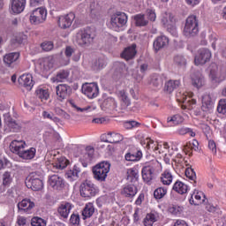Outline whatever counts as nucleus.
I'll use <instances>...</instances> for the list:
<instances>
[{
	"label": "nucleus",
	"mask_w": 226,
	"mask_h": 226,
	"mask_svg": "<svg viewBox=\"0 0 226 226\" xmlns=\"http://www.w3.org/2000/svg\"><path fill=\"white\" fill-rule=\"evenodd\" d=\"M147 16L148 20H151V22H154V20H156V12L151 9L147 11Z\"/></svg>",
	"instance_id": "052dcab7"
},
{
	"label": "nucleus",
	"mask_w": 226,
	"mask_h": 226,
	"mask_svg": "<svg viewBox=\"0 0 226 226\" xmlns=\"http://www.w3.org/2000/svg\"><path fill=\"white\" fill-rule=\"evenodd\" d=\"M134 20L138 27H144L149 24V21L146 19V16L144 14H137L134 16Z\"/></svg>",
	"instance_id": "f704fd0d"
},
{
	"label": "nucleus",
	"mask_w": 226,
	"mask_h": 226,
	"mask_svg": "<svg viewBox=\"0 0 226 226\" xmlns=\"http://www.w3.org/2000/svg\"><path fill=\"white\" fill-rule=\"evenodd\" d=\"M154 222H156V215H154V214H147L143 223L145 226H153Z\"/></svg>",
	"instance_id": "a18cd8bd"
},
{
	"label": "nucleus",
	"mask_w": 226,
	"mask_h": 226,
	"mask_svg": "<svg viewBox=\"0 0 226 226\" xmlns=\"http://www.w3.org/2000/svg\"><path fill=\"white\" fill-rule=\"evenodd\" d=\"M18 82L19 86L22 87H26L27 91H31L33 89V86H34V82H33V76L31 74H23L18 79Z\"/></svg>",
	"instance_id": "2eb2a0df"
},
{
	"label": "nucleus",
	"mask_w": 226,
	"mask_h": 226,
	"mask_svg": "<svg viewBox=\"0 0 226 226\" xmlns=\"http://www.w3.org/2000/svg\"><path fill=\"white\" fill-rule=\"evenodd\" d=\"M7 126L10 128L11 132H19V130H20V124L13 119L7 121Z\"/></svg>",
	"instance_id": "49530a36"
},
{
	"label": "nucleus",
	"mask_w": 226,
	"mask_h": 226,
	"mask_svg": "<svg viewBox=\"0 0 226 226\" xmlns=\"http://www.w3.org/2000/svg\"><path fill=\"white\" fill-rule=\"evenodd\" d=\"M142 158V152L138 151L136 154L127 153L125 154L126 162H139Z\"/></svg>",
	"instance_id": "4c0bfd02"
},
{
	"label": "nucleus",
	"mask_w": 226,
	"mask_h": 226,
	"mask_svg": "<svg viewBox=\"0 0 226 226\" xmlns=\"http://www.w3.org/2000/svg\"><path fill=\"white\" fill-rule=\"evenodd\" d=\"M169 212L175 216H179L183 213V207L177 205H172L169 207Z\"/></svg>",
	"instance_id": "de8ad7c7"
},
{
	"label": "nucleus",
	"mask_w": 226,
	"mask_h": 226,
	"mask_svg": "<svg viewBox=\"0 0 226 226\" xmlns=\"http://www.w3.org/2000/svg\"><path fill=\"white\" fill-rule=\"evenodd\" d=\"M37 97L39 98V100H41V102L45 103L47 100H49V98L50 97V94H49V90L40 89L37 91Z\"/></svg>",
	"instance_id": "c03bdc74"
},
{
	"label": "nucleus",
	"mask_w": 226,
	"mask_h": 226,
	"mask_svg": "<svg viewBox=\"0 0 226 226\" xmlns=\"http://www.w3.org/2000/svg\"><path fill=\"white\" fill-rule=\"evenodd\" d=\"M215 107L213 101L211 100L210 95H204L202 98V106L201 109L204 112H209L210 110H213V108Z\"/></svg>",
	"instance_id": "b1692460"
},
{
	"label": "nucleus",
	"mask_w": 226,
	"mask_h": 226,
	"mask_svg": "<svg viewBox=\"0 0 226 226\" xmlns=\"http://www.w3.org/2000/svg\"><path fill=\"white\" fill-rule=\"evenodd\" d=\"M41 47L45 52H49V50L54 49V43L52 41H45L41 44Z\"/></svg>",
	"instance_id": "5fc2aeb1"
},
{
	"label": "nucleus",
	"mask_w": 226,
	"mask_h": 226,
	"mask_svg": "<svg viewBox=\"0 0 226 226\" xmlns=\"http://www.w3.org/2000/svg\"><path fill=\"white\" fill-rule=\"evenodd\" d=\"M177 101L178 102V103H183L181 107L184 110L186 109L191 110L192 106L197 103V101H195V99H192L191 97H188L186 94L181 92H178L177 94Z\"/></svg>",
	"instance_id": "1a4fd4ad"
},
{
	"label": "nucleus",
	"mask_w": 226,
	"mask_h": 226,
	"mask_svg": "<svg viewBox=\"0 0 226 226\" xmlns=\"http://www.w3.org/2000/svg\"><path fill=\"white\" fill-rule=\"evenodd\" d=\"M56 98L59 102H64L66 100L67 96H70L72 93V87L66 84H60L56 87Z\"/></svg>",
	"instance_id": "9b49d317"
},
{
	"label": "nucleus",
	"mask_w": 226,
	"mask_h": 226,
	"mask_svg": "<svg viewBox=\"0 0 226 226\" xmlns=\"http://www.w3.org/2000/svg\"><path fill=\"white\" fill-rule=\"evenodd\" d=\"M79 193L84 199H91V197H94V195H96L94 184L91 183L89 180L84 181L79 186Z\"/></svg>",
	"instance_id": "39448f33"
},
{
	"label": "nucleus",
	"mask_w": 226,
	"mask_h": 226,
	"mask_svg": "<svg viewBox=\"0 0 226 226\" xmlns=\"http://www.w3.org/2000/svg\"><path fill=\"white\" fill-rule=\"evenodd\" d=\"M26 185L28 188L34 190V192H40V190L43 189V181L33 173L26 178Z\"/></svg>",
	"instance_id": "0eeeda50"
},
{
	"label": "nucleus",
	"mask_w": 226,
	"mask_h": 226,
	"mask_svg": "<svg viewBox=\"0 0 226 226\" xmlns=\"http://www.w3.org/2000/svg\"><path fill=\"white\" fill-rule=\"evenodd\" d=\"M110 172V164L106 162H102L93 168V174L96 181L101 183L107 179V174Z\"/></svg>",
	"instance_id": "7ed1b4c3"
},
{
	"label": "nucleus",
	"mask_w": 226,
	"mask_h": 226,
	"mask_svg": "<svg viewBox=\"0 0 226 226\" xmlns=\"http://www.w3.org/2000/svg\"><path fill=\"white\" fill-rule=\"evenodd\" d=\"M26 8V0H11V11L14 13H22Z\"/></svg>",
	"instance_id": "6ab92c4d"
},
{
	"label": "nucleus",
	"mask_w": 226,
	"mask_h": 226,
	"mask_svg": "<svg viewBox=\"0 0 226 226\" xmlns=\"http://www.w3.org/2000/svg\"><path fill=\"white\" fill-rule=\"evenodd\" d=\"M53 167L57 170H63L68 167V160L64 157H61L53 164Z\"/></svg>",
	"instance_id": "e433bc0d"
},
{
	"label": "nucleus",
	"mask_w": 226,
	"mask_h": 226,
	"mask_svg": "<svg viewBox=\"0 0 226 226\" xmlns=\"http://www.w3.org/2000/svg\"><path fill=\"white\" fill-rule=\"evenodd\" d=\"M219 114H226V99H221L217 106Z\"/></svg>",
	"instance_id": "603ef678"
},
{
	"label": "nucleus",
	"mask_w": 226,
	"mask_h": 226,
	"mask_svg": "<svg viewBox=\"0 0 226 226\" xmlns=\"http://www.w3.org/2000/svg\"><path fill=\"white\" fill-rule=\"evenodd\" d=\"M169 45V38L165 35L158 36L154 41V49L156 52L161 49H165Z\"/></svg>",
	"instance_id": "f3484780"
},
{
	"label": "nucleus",
	"mask_w": 226,
	"mask_h": 226,
	"mask_svg": "<svg viewBox=\"0 0 226 226\" xmlns=\"http://www.w3.org/2000/svg\"><path fill=\"white\" fill-rule=\"evenodd\" d=\"M151 144H154V140L151 139V138H146L141 140V145L147 147V149H151Z\"/></svg>",
	"instance_id": "4d7b16f0"
},
{
	"label": "nucleus",
	"mask_w": 226,
	"mask_h": 226,
	"mask_svg": "<svg viewBox=\"0 0 226 226\" xmlns=\"http://www.w3.org/2000/svg\"><path fill=\"white\" fill-rule=\"evenodd\" d=\"M33 207H34V202L31 201L29 199H25L18 203L19 211H25V213H27V211H31Z\"/></svg>",
	"instance_id": "412c9836"
},
{
	"label": "nucleus",
	"mask_w": 226,
	"mask_h": 226,
	"mask_svg": "<svg viewBox=\"0 0 226 226\" xmlns=\"http://www.w3.org/2000/svg\"><path fill=\"white\" fill-rule=\"evenodd\" d=\"M47 20V10L40 7L33 11L30 15L31 24L38 26V24H43Z\"/></svg>",
	"instance_id": "423d86ee"
},
{
	"label": "nucleus",
	"mask_w": 226,
	"mask_h": 226,
	"mask_svg": "<svg viewBox=\"0 0 226 226\" xmlns=\"http://www.w3.org/2000/svg\"><path fill=\"white\" fill-rule=\"evenodd\" d=\"M192 84L194 87H197V89L202 87L204 86V76L200 72H197L192 76Z\"/></svg>",
	"instance_id": "aec40b11"
},
{
	"label": "nucleus",
	"mask_w": 226,
	"mask_h": 226,
	"mask_svg": "<svg viewBox=\"0 0 226 226\" xmlns=\"http://www.w3.org/2000/svg\"><path fill=\"white\" fill-rule=\"evenodd\" d=\"M82 92L87 98H96L100 94V88L96 83H87L82 86Z\"/></svg>",
	"instance_id": "6e6552de"
},
{
	"label": "nucleus",
	"mask_w": 226,
	"mask_h": 226,
	"mask_svg": "<svg viewBox=\"0 0 226 226\" xmlns=\"http://www.w3.org/2000/svg\"><path fill=\"white\" fill-rule=\"evenodd\" d=\"M70 211H72V205L69 202L64 203L58 207V213L62 218H68Z\"/></svg>",
	"instance_id": "c756f323"
},
{
	"label": "nucleus",
	"mask_w": 226,
	"mask_h": 226,
	"mask_svg": "<svg viewBox=\"0 0 226 226\" xmlns=\"http://www.w3.org/2000/svg\"><path fill=\"white\" fill-rule=\"evenodd\" d=\"M11 146H17L18 147H26V142L22 140H13Z\"/></svg>",
	"instance_id": "774afa93"
},
{
	"label": "nucleus",
	"mask_w": 226,
	"mask_h": 226,
	"mask_svg": "<svg viewBox=\"0 0 226 226\" xmlns=\"http://www.w3.org/2000/svg\"><path fill=\"white\" fill-rule=\"evenodd\" d=\"M211 59V51L207 49H201L198 51L195 56L194 63L197 66L199 64H206Z\"/></svg>",
	"instance_id": "9d476101"
},
{
	"label": "nucleus",
	"mask_w": 226,
	"mask_h": 226,
	"mask_svg": "<svg viewBox=\"0 0 226 226\" xmlns=\"http://www.w3.org/2000/svg\"><path fill=\"white\" fill-rule=\"evenodd\" d=\"M162 24H163L165 27H174L176 19L170 12H165L162 18Z\"/></svg>",
	"instance_id": "4be33fe9"
},
{
	"label": "nucleus",
	"mask_w": 226,
	"mask_h": 226,
	"mask_svg": "<svg viewBox=\"0 0 226 226\" xmlns=\"http://www.w3.org/2000/svg\"><path fill=\"white\" fill-rule=\"evenodd\" d=\"M92 215H94V207L93 206V203H88L82 211L84 220H86V218H91Z\"/></svg>",
	"instance_id": "c9c22d12"
},
{
	"label": "nucleus",
	"mask_w": 226,
	"mask_h": 226,
	"mask_svg": "<svg viewBox=\"0 0 226 226\" xmlns=\"http://www.w3.org/2000/svg\"><path fill=\"white\" fill-rule=\"evenodd\" d=\"M70 104L72 109H75V110H77V112H87V110H89V109H91V107L79 108L77 104H75V102H73V101H71Z\"/></svg>",
	"instance_id": "bf43d9fd"
},
{
	"label": "nucleus",
	"mask_w": 226,
	"mask_h": 226,
	"mask_svg": "<svg viewBox=\"0 0 226 226\" xmlns=\"http://www.w3.org/2000/svg\"><path fill=\"white\" fill-rule=\"evenodd\" d=\"M94 41V34L90 28H86L77 33L76 41L80 47H89Z\"/></svg>",
	"instance_id": "f03ea898"
},
{
	"label": "nucleus",
	"mask_w": 226,
	"mask_h": 226,
	"mask_svg": "<svg viewBox=\"0 0 226 226\" xmlns=\"http://www.w3.org/2000/svg\"><path fill=\"white\" fill-rule=\"evenodd\" d=\"M32 226H47V221L40 217H33L31 220Z\"/></svg>",
	"instance_id": "09e8293b"
},
{
	"label": "nucleus",
	"mask_w": 226,
	"mask_h": 226,
	"mask_svg": "<svg viewBox=\"0 0 226 226\" xmlns=\"http://www.w3.org/2000/svg\"><path fill=\"white\" fill-rule=\"evenodd\" d=\"M153 172H154V170L151 166H145L142 169V177L145 183H151L153 181Z\"/></svg>",
	"instance_id": "5701e85b"
},
{
	"label": "nucleus",
	"mask_w": 226,
	"mask_h": 226,
	"mask_svg": "<svg viewBox=\"0 0 226 226\" xmlns=\"http://www.w3.org/2000/svg\"><path fill=\"white\" fill-rule=\"evenodd\" d=\"M181 86V82L179 80H169L168 82L165 83L164 86V91L170 94L174 91V89H177Z\"/></svg>",
	"instance_id": "cd10ccee"
},
{
	"label": "nucleus",
	"mask_w": 226,
	"mask_h": 226,
	"mask_svg": "<svg viewBox=\"0 0 226 226\" xmlns=\"http://www.w3.org/2000/svg\"><path fill=\"white\" fill-rule=\"evenodd\" d=\"M120 110H126L128 107L131 105L130 98H128V95L126 94V92L121 91L120 92Z\"/></svg>",
	"instance_id": "c85d7f7f"
},
{
	"label": "nucleus",
	"mask_w": 226,
	"mask_h": 226,
	"mask_svg": "<svg viewBox=\"0 0 226 226\" xmlns=\"http://www.w3.org/2000/svg\"><path fill=\"white\" fill-rule=\"evenodd\" d=\"M165 195H167V188L165 187H159L154 192V197L157 200L163 199Z\"/></svg>",
	"instance_id": "37998d69"
},
{
	"label": "nucleus",
	"mask_w": 226,
	"mask_h": 226,
	"mask_svg": "<svg viewBox=\"0 0 226 226\" xmlns=\"http://www.w3.org/2000/svg\"><path fill=\"white\" fill-rule=\"evenodd\" d=\"M185 176L186 177H188V179H190L191 181H193V183H197L196 179H197V175L195 174V170H193V169L192 168H187L185 170Z\"/></svg>",
	"instance_id": "8fccbe9b"
},
{
	"label": "nucleus",
	"mask_w": 226,
	"mask_h": 226,
	"mask_svg": "<svg viewBox=\"0 0 226 226\" xmlns=\"http://www.w3.org/2000/svg\"><path fill=\"white\" fill-rule=\"evenodd\" d=\"M64 54H65L66 57H72V56H73V54H75V49L70 46H67L65 48Z\"/></svg>",
	"instance_id": "0e129e2a"
},
{
	"label": "nucleus",
	"mask_w": 226,
	"mask_h": 226,
	"mask_svg": "<svg viewBox=\"0 0 226 226\" xmlns=\"http://www.w3.org/2000/svg\"><path fill=\"white\" fill-rule=\"evenodd\" d=\"M10 149L11 151V153H14L15 154H19L20 156V154H22L23 151H24V147H17V145H10Z\"/></svg>",
	"instance_id": "6e6d98bb"
},
{
	"label": "nucleus",
	"mask_w": 226,
	"mask_h": 226,
	"mask_svg": "<svg viewBox=\"0 0 226 226\" xmlns=\"http://www.w3.org/2000/svg\"><path fill=\"white\" fill-rule=\"evenodd\" d=\"M126 22H128V16H126V13L117 11V13L111 16V19H110L111 29H114V31H119L121 27H124V26H126Z\"/></svg>",
	"instance_id": "20e7f679"
},
{
	"label": "nucleus",
	"mask_w": 226,
	"mask_h": 226,
	"mask_svg": "<svg viewBox=\"0 0 226 226\" xmlns=\"http://www.w3.org/2000/svg\"><path fill=\"white\" fill-rule=\"evenodd\" d=\"M197 34H199V19L195 15H191L185 20L184 36L194 38Z\"/></svg>",
	"instance_id": "f257e3e1"
},
{
	"label": "nucleus",
	"mask_w": 226,
	"mask_h": 226,
	"mask_svg": "<svg viewBox=\"0 0 226 226\" xmlns=\"http://www.w3.org/2000/svg\"><path fill=\"white\" fill-rule=\"evenodd\" d=\"M94 66L97 68V70L103 68V66H105V60L99 58L94 62Z\"/></svg>",
	"instance_id": "e2e57ef3"
},
{
	"label": "nucleus",
	"mask_w": 226,
	"mask_h": 226,
	"mask_svg": "<svg viewBox=\"0 0 226 226\" xmlns=\"http://www.w3.org/2000/svg\"><path fill=\"white\" fill-rule=\"evenodd\" d=\"M211 75H212L214 80H216V82H222V80H224V79H225V73H222L220 75V72H216L215 74V73H213V71H211Z\"/></svg>",
	"instance_id": "13d9d810"
},
{
	"label": "nucleus",
	"mask_w": 226,
	"mask_h": 226,
	"mask_svg": "<svg viewBox=\"0 0 226 226\" xmlns=\"http://www.w3.org/2000/svg\"><path fill=\"white\" fill-rule=\"evenodd\" d=\"M173 61L176 66H179V67L186 66V58H185L183 55L175 56Z\"/></svg>",
	"instance_id": "79ce46f5"
},
{
	"label": "nucleus",
	"mask_w": 226,
	"mask_h": 226,
	"mask_svg": "<svg viewBox=\"0 0 226 226\" xmlns=\"http://www.w3.org/2000/svg\"><path fill=\"white\" fill-rule=\"evenodd\" d=\"M122 140L123 135L115 132H108V139L104 140V142H109V144H119Z\"/></svg>",
	"instance_id": "7c9ffc66"
},
{
	"label": "nucleus",
	"mask_w": 226,
	"mask_h": 226,
	"mask_svg": "<svg viewBox=\"0 0 226 226\" xmlns=\"http://www.w3.org/2000/svg\"><path fill=\"white\" fill-rule=\"evenodd\" d=\"M49 185L53 190H63L64 188V180L58 175H53L49 178Z\"/></svg>",
	"instance_id": "4468645a"
},
{
	"label": "nucleus",
	"mask_w": 226,
	"mask_h": 226,
	"mask_svg": "<svg viewBox=\"0 0 226 226\" xmlns=\"http://www.w3.org/2000/svg\"><path fill=\"white\" fill-rule=\"evenodd\" d=\"M122 194L124 197L132 199L137 195V187L133 185H125L122 191Z\"/></svg>",
	"instance_id": "393cba45"
},
{
	"label": "nucleus",
	"mask_w": 226,
	"mask_h": 226,
	"mask_svg": "<svg viewBox=\"0 0 226 226\" xmlns=\"http://www.w3.org/2000/svg\"><path fill=\"white\" fill-rule=\"evenodd\" d=\"M40 64L41 70H44L45 72H49V70L54 67V62L50 57L42 58L40 62Z\"/></svg>",
	"instance_id": "473e14b6"
},
{
	"label": "nucleus",
	"mask_w": 226,
	"mask_h": 226,
	"mask_svg": "<svg viewBox=\"0 0 226 226\" xmlns=\"http://www.w3.org/2000/svg\"><path fill=\"white\" fill-rule=\"evenodd\" d=\"M36 154V148L31 147L28 150H23L21 152L19 157L22 158L23 160H33Z\"/></svg>",
	"instance_id": "72a5a7b5"
},
{
	"label": "nucleus",
	"mask_w": 226,
	"mask_h": 226,
	"mask_svg": "<svg viewBox=\"0 0 226 226\" xmlns=\"http://www.w3.org/2000/svg\"><path fill=\"white\" fill-rule=\"evenodd\" d=\"M204 199H206V196L202 192H194L191 199L189 200L190 204H193L194 206H200L204 202Z\"/></svg>",
	"instance_id": "a211bd4d"
},
{
	"label": "nucleus",
	"mask_w": 226,
	"mask_h": 226,
	"mask_svg": "<svg viewBox=\"0 0 226 226\" xmlns=\"http://www.w3.org/2000/svg\"><path fill=\"white\" fill-rule=\"evenodd\" d=\"M19 57H20V53L19 52L5 54L4 56V63L8 68H14L17 61H19Z\"/></svg>",
	"instance_id": "ddd939ff"
},
{
	"label": "nucleus",
	"mask_w": 226,
	"mask_h": 226,
	"mask_svg": "<svg viewBox=\"0 0 226 226\" xmlns=\"http://www.w3.org/2000/svg\"><path fill=\"white\" fill-rule=\"evenodd\" d=\"M185 151L191 149V151H199V141L197 139H192V142H189L186 146L184 147Z\"/></svg>",
	"instance_id": "3c124183"
},
{
	"label": "nucleus",
	"mask_w": 226,
	"mask_h": 226,
	"mask_svg": "<svg viewBox=\"0 0 226 226\" xmlns=\"http://www.w3.org/2000/svg\"><path fill=\"white\" fill-rule=\"evenodd\" d=\"M17 223L19 226H24L27 223V219L24 216H18Z\"/></svg>",
	"instance_id": "338daca9"
},
{
	"label": "nucleus",
	"mask_w": 226,
	"mask_h": 226,
	"mask_svg": "<svg viewBox=\"0 0 226 226\" xmlns=\"http://www.w3.org/2000/svg\"><path fill=\"white\" fill-rule=\"evenodd\" d=\"M68 77H70V72L62 70L55 77L51 78V82H64V80H68Z\"/></svg>",
	"instance_id": "a878e982"
},
{
	"label": "nucleus",
	"mask_w": 226,
	"mask_h": 226,
	"mask_svg": "<svg viewBox=\"0 0 226 226\" xmlns=\"http://www.w3.org/2000/svg\"><path fill=\"white\" fill-rule=\"evenodd\" d=\"M127 179L131 183H135L139 180V171L137 170L129 169L127 170Z\"/></svg>",
	"instance_id": "58836bf2"
},
{
	"label": "nucleus",
	"mask_w": 226,
	"mask_h": 226,
	"mask_svg": "<svg viewBox=\"0 0 226 226\" xmlns=\"http://www.w3.org/2000/svg\"><path fill=\"white\" fill-rule=\"evenodd\" d=\"M70 222L72 225H79V223H80V215L72 214Z\"/></svg>",
	"instance_id": "680f3d73"
},
{
	"label": "nucleus",
	"mask_w": 226,
	"mask_h": 226,
	"mask_svg": "<svg viewBox=\"0 0 226 226\" xmlns=\"http://www.w3.org/2000/svg\"><path fill=\"white\" fill-rule=\"evenodd\" d=\"M79 174H80V168H79V166L77 165H74L72 170H69L66 172V176L68 179H73V177H79Z\"/></svg>",
	"instance_id": "ea45409f"
},
{
	"label": "nucleus",
	"mask_w": 226,
	"mask_h": 226,
	"mask_svg": "<svg viewBox=\"0 0 226 226\" xmlns=\"http://www.w3.org/2000/svg\"><path fill=\"white\" fill-rule=\"evenodd\" d=\"M161 182L162 185H165L166 186H169L172 184V181L174 179V176H172V172L169 170H166L161 175Z\"/></svg>",
	"instance_id": "bb28decb"
},
{
	"label": "nucleus",
	"mask_w": 226,
	"mask_h": 226,
	"mask_svg": "<svg viewBox=\"0 0 226 226\" xmlns=\"http://www.w3.org/2000/svg\"><path fill=\"white\" fill-rule=\"evenodd\" d=\"M173 190L180 195H185L188 192V185L181 181H177L173 185Z\"/></svg>",
	"instance_id": "2f4dec72"
},
{
	"label": "nucleus",
	"mask_w": 226,
	"mask_h": 226,
	"mask_svg": "<svg viewBox=\"0 0 226 226\" xmlns=\"http://www.w3.org/2000/svg\"><path fill=\"white\" fill-rule=\"evenodd\" d=\"M135 56H137V44H132L131 46L125 48L121 53L122 59H124L125 61L134 59Z\"/></svg>",
	"instance_id": "dca6fc26"
},
{
	"label": "nucleus",
	"mask_w": 226,
	"mask_h": 226,
	"mask_svg": "<svg viewBox=\"0 0 226 226\" xmlns=\"http://www.w3.org/2000/svg\"><path fill=\"white\" fill-rule=\"evenodd\" d=\"M11 183V173L5 171L3 174V185L8 186Z\"/></svg>",
	"instance_id": "864d4df0"
},
{
	"label": "nucleus",
	"mask_w": 226,
	"mask_h": 226,
	"mask_svg": "<svg viewBox=\"0 0 226 226\" xmlns=\"http://www.w3.org/2000/svg\"><path fill=\"white\" fill-rule=\"evenodd\" d=\"M185 121L183 116L177 114L167 118V123H173V124H181Z\"/></svg>",
	"instance_id": "a19ab883"
},
{
	"label": "nucleus",
	"mask_w": 226,
	"mask_h": 226,
	"mask_svg": "<svg viewBox=\"0 0 226 226\" xmlns=\"http://www.w3.org/2000/svg\"><path fill=\"white\" fill-rule=\"evenodd\" d=\"M73 20H75V14L71 12L58 19V26L61 29H68V27H71L72 24H73Z\"/></svg>",
	"instance_id": "f8f14e48"
},
{
	"label": "nucleus",
	"mask_w": 226,
	"mask_h": 226,
	"mask_svg": "<svg viewBox=\"0 0 226 226\" xmlns=\"http://www.w3.org/2000/svg\"><path fill=\"white\" fill-rule=\"evenodd\" d=\"M208 149L212 151L213 154H216V143L214 140L208 141Z\"/></svg>",
	"instance_id": "69168bd1"
}]
</instances>
